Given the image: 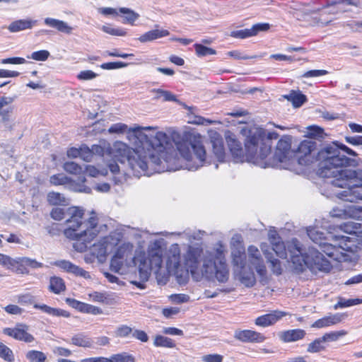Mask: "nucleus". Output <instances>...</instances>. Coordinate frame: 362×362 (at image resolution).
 <instances>
[{
	"label": "nucleus",
	"instance_id": "nucleus-43",
	"mask_svg": "<svg viewBox=\"0 0 362 362\" xmlns=\"http://www.w3.org/2000/svg\"><path fill=\"white\" fill-rule=\"evenodd\" d=\"M64 169L66 172L76 175H83V168L74 162H66L64 165Z\"/></svg>",
	"mask_w": 362,
	"mask_h": 362
},
{
	"label": "nucleus",
	"instance_id": "nucleus-61",
	"mask_svg": "<svg viewBox=\"0 0 362 362\" xmlns=\"http://www.w3.org/2000/svg\"><path fill=\"white\" fill-rule=\"evenodd\" d=\"M89 297L94 302L105 303L107 298L105 293L101 292H93L89 294Z\"/></svg>",
	"mask_w": 362,
	"mask_h": 362
},
{
	"label": "nucleus",
	"instance_id": "nucleus-10",
	"mask_svg": "<svg viewBox=\"0 0 362 362\" xmlns=\"http://www.w3.org/2000/svg\"><path fill=\"white\" fill-rule=\"evenodd\" d=\"M158 129L157 127H141L135 125L133 127H128L124 123H116L112 124L108 129L110 134H124L127 133V138L129 141L133 139L138 140L139 141H144L148 139V135L145 131H153V132Z\"/></svg>",
	"mask_w": 362,
	"mask_h": 362
},
{
	"label": "nucleus",
	"instance_id": "nucleus-35",
	"mask_svg": "<svg viewBox=\"0 0 362 362\" xmlns=\"http://www.w3.org/2000/svg\"><path fill=\"white\" fill-rule=\"evenodd\" d=\"M47 202L51 205H66L67 199L64 196V194L56 192H50L47 194Z\"/></svg>",
	"mask_w": 362,
	"mask_h": 362
},
{
	"label": "nucleus",
	"instance_id": "nucleus-42",
	"mask_svg": "<svg viewBox=\"0 0 362 362\" xmlns=\"http://www.w3.org/2000/svg\"><path fill=\"white\" fill-rule=\"evenodd\" d=\"M153 344L156 346H162L166 348H173L175 346V344L170 338L162 335H157L155 337Z\"/></svg>",
	"mask_w": 362,
	"mask_h": 362
},
{
	"label": "nucleus",
	"instance_id": "nucleus-18",
	"mask_svg": "<svg viewBox=\"0 0 362 362\" xmlns=\"http://www.w3.org/2000/svg\"><path fill=\"white\" fill-rule=\"evenodd\" d=\"M234 275L238 280L247 287L253 286L256 282L253 272L250 268L247 267L245 264L242 267L234 268Z\"/></svg>",
	"mask_w": 362,
	"mask_h": 362
},
{
	"label": "nucleus",
	"instance_id": "nucleus-48",
	"mask_svg": "<svg viewBox=\"0 0 362 362\" xmlns=\"http://www.w3.org/2000/svg\"><path fill=\"white\" fill-rule=\"evenodd\" d=\"M18 260V267H21V268H25V267H30L35 269L42 267V263L28 257H19Z\"/></svg>",
	"mask_w": 362,
	"mask_h": 362
},
{
	"label": "nucleus",
	"instance_id": "nucleus-11",
	"mask_svg": "<svg viewBox=\"0 0 362 362\" xmlns=\"http://www.w3.org/2000/svg\"><path fill=\"white\" fill-rule=\"evenodd\" d=\"M295 151V158L300 165H309L314 163L318 157L315 156L316 142L305 139L302 141Z\"/></svg>",
	"mask_w": 362,
	"mask_h": 362
},
{
	"label": "nucleus",
	"instance_id": "nucleus-63",
	"mask_svg": "<svg viewBox=\"0 0 362 362\" xmlns=\"http://www.w3.org/2000/svg\"><path fill=\"white\" fill-rule=\"evenodd\" d=\"M308 134L311 137L321 138L322 137L323 129L317 126L310 127L308 128Z\"/></svg>",
	"mask_w": 362,
	"mask_h": 362
},
{
	"label": "nucleus",
	"instance_id": "nucleus-26",
	"mask_svg": "<svg viewBox=\"0 0 362 362\" xmlns=\"http://www.w3.org/2000/svg\"><path fill=\"white\" fill-rule=\"evenodd\" d=\"M307 233L312 241L319 245H321L322 242L325 240H331V239L334 238V235L331 233H327V235H325V233L322 231L315 227L308 228Z\"/></svg>",
	"mask_w": 362,
	"mask_h": 362
},
{
	"label": "nucleus",
	"instance_id": "nucleus-9",
	"mask_svg": "<svg viewBox=\"0 0 362 362\" xmlns=\"http://www.w3.org/2000/svg\"><path fill=\"white\" fill-rule=\"evenodd\" d=\"M240 133L245 136V149L247 153L248 159L254 161L255 158L259 154L260 148L264 143L272 144V139H276L279 134L275 132H267L266 129L259 127H244Z\"/></svg>",
	"mask_w": 362,
	"mask_h": 362
},
{
	"label": "nucleus",
	"instance_id": "nucleus-23",
	"mask_svg": "<svg viewBox=\"0 0 362 362\" xmlns=\"http://www.w3.org/2000/svg\"><path fill=\"white\" fill-rule=\"evenodd\" d=\"M346 317L345 314L336 313L334 315H331L329 316L324 317L321 319L316 320L312 325V327L314 328H323L329 327L332 325H337L341 322L344 317Z\"/></svg>",
	"mask_w": 362,
	"mask_h": 362
},
{
	"label": "nucleus",
	"instance_id": "nucleus-25",
	"mask_svg": "<svg viewBox=\"0 0 362 362\" xmlns=\"http://www.w3.org/2000/svg\"><path fill=\"white\" fill-rule=\"evenodd\" d=\"M44 22L47 26L55 28L57 31L66 35L71 34L74 30V28L69 25L66 22L59 19L46 18Z\"/></svg>",
	"mask_w": 362,
	"mask_h": 362
},
{
	"label": "nucleus",
	"instance_id": "nucleus-50",
	"mask_svg": "<svg viewBox=\"0 0 362 362\" xmlns=\"http://www.w3.org/2000/svg\"><path fill=\"white\" fill-rule=\"evenodd\" d=\"M0 357L4 360L11 362L13 361V354L12 351L4 344L0 341Z\"/></svg>",
	"mask_w": 362,
	"mask_h": 362
},
{
	"label": "nucleus",
	"instance_id": "nucleus-49",
	"mask_svg": "<svg viewBox=\"0 0 362 362\" xmlns=\"http://www.w3.org/2000/svg\"><path fill=\"white\" fill-rule=\"evenodd\" d=\"M111 362H134V358L132 355L123 352L121 354H114L110 356Z\"/></svg>",
	"mask_w": 362,
	"mask_h": 362
},
{
	"label": "nucleus",
	"instance_id": "nucleus-37",
	"mask_svg": "<svg viewBox=\"0 0 362 362\" xmlns=\"http://www.w3.org/2000/svg\"><path fill=\"white\" fill-rule=\"evenodd\" d=\"M286 98L290 100L296 107L301 106L306 100L305 95L298 91H291L290 94L286 96Z\"/></svg>",
	"mask_w": 362,
	"mask_h": 362
},
{
	"label": "nucleus",
	"instance_id": "nucleus-6",
	"mask_svg": "<svg viewBox=\"0 0 362 362\" xmlns=\"http://www.w3.org/2000/svg\"><path fill=\"white\" fill-rule=\"evenodd\" d=\"M66 214L68 218L64 234L67 238L77 240L73 247L76 251L82 252L86 250L87 244L98 234V219L95 216H91L88 220H84L83 210L77 206L68 208Z\"/></svg>",
	"mask_w": 362,
	"mask_h": 362
},
{
	"label": "nucleus",
	"instance_id": "nucleus-34",
	"mask_svg": "<svg viewBox=\"0 0 362 362\" xmlns=\"http://www.w3.org/2000/svg\"><path fill=\"white\" fill-rule=\"evenodd\" d=\"M151 93L153 95V100H156L177 101L176 96L169 90L158 88L151 90Z\"/></svg>",
	"mask_w": 362,
	"mask_h": 362
},
{
	"label": "nucleus",
	"instance_id": "nucleus-31",
	"mask_svg": "<svg viewBox=\"0 0 362 362\" xmlns=\"http://www.w3.org/2000/svg\"><path fill=\"white\" fill-rule=\"evenodd\" d=\"M33 307L35 309L40 310L42 312L47 313L54 317H63L68 318L70 317V313L62 309L52 308L45 304H34Z\"/></svg>",
	"mask_w": 362,
	"mask_h": 362
},
{
	"label": "nucleus",
	"instance_id": "nucleus-20",
	"mask_svg": "<svg viewBox=\"0 0 362 362\" xmlns=\"http://www.w3.org/2000/svg\"><path fill=\"white\" fill-rule=\"evenodd\" d=\"M269 28L267 23H260L254 25L250 28L236 30L231 33V36L236 38L244 39L256 35L259 31L267 30Z\"/></svg>",
	"mask_w": 362,
	"mask_h": 362
},
{
	"label": "nucleus",
	"instance_id": "nucleus-14",
	"mask_svg": "<svg viewBox=\"0 0 362 362\" xmlns=\"http://www.w3.org/2000/svg\"><path fill=\"white\" fill-rule=\"evenodd\" d=\"M226 140L235 162H243L245 160L251 162V160L248 159L247 151L245 150V155L241 143L236 139L234 134L228 132L226 135ZM252 163L253 162L252 161Z\"/></svg>",
	"mask_w": 362,
	"mask_h": 362
},
{
	"label": "nucleus",
	"instance_id": "nucleus-59",
	"mask_svg": "<svg viewBox=\"0 0 362 362\" xmlns=\"http://www.w3.org/2000/svg\"><path fill=\"white\" fill-rule=\"evenodd\" d=\"M127 64L122 62H107L100 65L103 69H117L125 67Z\"/></svg>",
	"mask_w": 362,
	"mask_h": 362
},
{
	"label": "nucleus",
	"instance_id": "nucleus-1",
	"mask_svg": "<svg viewBox=\"0 0 362 362\" xmlns=\"http://www.w3.org/2000/svg\"><path fill=\"white\" fill-rule=\"evenodd\" d=\"M226 248L222 244L209 251L200 247L189 246L182 255V265L196 281L205 279L226 283L229 279V269L226 263ZM167 268L177 274L182 266L180 249L177 244L171 245L167 250Z\"/></svg>",
	"mask_w": 362,
	"mask_h": 362
},
{
	"label": "nucleus",
	"instance_id": "nucleus-33",
	"mask_svg": "<svg viewBox=\"0 0 362 362\" xmlns=\"http://www.w3.org/2000/svg\"><path fill=\"white\" fill-rule=\"evenodd\" d=\"M93 155H98L104 156L105 155L109 156L111 153V145L106 140H100L98 144H94L91 146Z\"/></svg>",
	"mask_w": 362,
	"mask_h": 362
},
{
	"label": "nucleus",
	"instance_id": "nucleus-24",
	"mask_svg": "<svg viewBox=\"0 0 362 362\" xmlns=\"http://www.w3.org/2000/svg\"><path fill=\"white\" fill-rule=\"evenodd\" d=\"M286 315L285 313L281 311H273L270 313L258 317L255 320V325L260 327L272 325Z\"/></svg>",
	"mask_w": 362,
	"mask_h": 362
},
{
	"label": "nucleus",
	"instance_id": "nucleus-16",
	"mask_svg": "<svg viewBox=\"0 0 362 362\" xmlns=\"http://www.w3.org/2000/svg\"><path fill=\"white\" fill-rule=\"evenodd\" d=\"M269 240L273 247V250L276 252V255L282 259H288L291 262L290 252L288 248V245L296 239H293L291 241L287 242L285 245L280 240V238L278 236L276 233H269Z\"/></svg>",
	"mask_w": 362,
	"mask_h": 362
},
{
	"label": "nucleus",
	"instance_id": "nucleus-29",
	"mask_svg": "<svg viewBox=\"0 0 362 362\" xmlns=\"http://www.w3.org/2000/svg\"><path fill=\"white\" fill-rule=\"evenodd\" d=\"M305 334L306 333L303 329H295L281 332L279 337L284 342H292L303 339Z\"/></svg>",
	"mask_w": 362,
	"mask_h": 362
},
{
	"label": "nucleus",
	"instance_id": "nucleus-8",
	"mask_svg": "<svg viewBox=\"0 0 362 362\" xmlns=\"http://www.w3.org/2000/svg\"><path fill=\"white\" fill-rule=\"evenodd\" d=\"M291 136H283L277 142L274 156L267 158L271 153L272 144L264 143L257 158H255L253 163L264 168L269 167L289 168V165L295 160V151L291 149Z\"/></svg>",
	"mask_w": 362,
	"mask_h": 362
},
{
	"label": "nucleus",
	"instance_id": "nucleus-4",
	"mask_svg": "<svg viewBox=\"0 0 362 362\" xmlns=\"http://www.w3.org/2000/svg\"><path fill=\"white\" fill-rule=\"evenodd\" d=\"M209 136L213 156L206 153L204 138L199 133L189 134L175 143L180 156L187 162V168L189 170H197L206 164L210 165L214 160L225 161L226 151L221 136L216 131H211Z\"/></svg>",
	"mask_w": 362,
	"mask_h": 362
},
{
	"label": "nucleus",
	"instance_id": "nucleus-38",
	"mask_svg": "<svg viewBox=\"0 0 362 362\" xmlns=\"http://www.w3.org/2000/svg\"><path fill=\"white\" fill-rule=\"evenodd\" d=\"M330 146H334L337 148V151L339 152V154L340 156H343L342 154L340 153V151H339V148L343 150L344 151H345L346 153H348L349 155H351V156H357V153L353 151L352 149H351L350 148L347 147L346 146H345L344 144H340V145H338L336 143H333L332 144H330V145H328L325 147H324L322 149L320 150V151L318 152V158L320 160V174L322 173V160L320 158V153L325 150L326 148L327 147H330Z\"/></svg>",
	"mask_w": 362,
	"mask_h": 362
},
{
	"label": "nucleus",
	"instance_id": "nucleus-44",
	"mask_svg": "<svg viewBox=\"0 0 362 362\" xmlns=\"http://www.w3.org/2000/svg\"><path fill=\"white\" fill-rule=\"evenodd\" d=\"M361 303H362V299H360V298L345 299V298H339L338 303L334 305V308L335 310H337L338 308L350 307V306L358 305Z\"/></svg>",
	"mask_w": 362,
	"mask_h": 362
},
{
	"label": "nucleus",
	"instance_id": "nucleus-22",
	"mask_svg": "<svg viewBox=\"0 0 362 362\" xmlns=\"http://www.w3.org/2000/svg\"><path fill=\"white\" fill-rule=\"evenodd\" d=\"M55 264L57 267L63 269L64 271L74 274L76 276H82L86 279H90L89 272L85 271L83 269L78 267L77 265L74 264L69 261L61 260L57 262Z\"/></svg>",
	"mask_w": 362,
	"mask_h": 362
},
{
	"label": "nucleus",
	"instance_id": "nucleus-12",
	"mask_svg": "<svg viewBox=\"0 0 362 362\" xmlns=\"http://www.w3.org/2000/svg\"><path fill=\"white\" fill-rule=\"evenodd\" d=\"M344 236L334 235V238L331 240H325L322 244L320 245L322 248V252L325 253L328 257L333 258L334 259H338L339 255L341 253L340 250L344 249L342 243H344Z\"/></svg>",
	"mask_w": 362,
	"mask_h": 362
},
{
	"label": "nucleus",
	"instance_id": "nucleus-5",
	"mask_svg": "<svg viewBox=\"0 0 362 362\" xmlns=\"http://www.w3.org/2000/svg\"><path fill=\"white\" fill-rule=\"evenodd\" d=\"M134 245L131 243H123L117 249L110 262L111 269L119 272L124 267L137 266L139 277L143 281H148L152 270L158 272L163 262V249L158 240L151 243L146 254L141 250H136L132 257Z\"/></svg>",
	"mask_w": 362,
	"mask_h": 362
},
{
	"label": "nucleus",
	"instance_id": "nucleus-64",
	"mask_svg": "<svg viewBox=\"0 0 362 362\" xmlns=\"http://www.w3.org/2000/svg\"><path fill=\"white\" fill-rule=\"evenodd\" d=\"M132 332V329L131 327L127 325H122L117 329L115 333L117 337H127Z\"/></svg>",
	"mask_w": 362,
	"mask_h": 362
},
{
	"label": "nucleus",
	"instance_id": "nucleus-39",
	"mask_svg": "<svg viewBox=\"0 0 362 362\" xmlns=\"http://www.w3.org/2000/svg\"><path fill=\"white\" fill-rule=\"evenodd\" d=\"M330 146H334L337 148V151L339 152V154L340 156H343L342 154L340 153V151H339V148L343 150L344 151H345L346 153H348L349 155H351V156H357V153L353 151L352 149H351L350 148L347 147L346 146H345L344 144H340V145H338L336 143H333L332 144H330V145H328L325 147H324L322 149L320 150V151L318 152V158L320 160V174L322 173V160L320 158V153L325 150L326 148L327 147H330Z\"/></svg>",
	"mask_w": 362,
	"mask_h": 362
},
{
	"label": "nucleus",
	"instance_id": "nucleus-62",
	"mask_svg": "<svg viewBox=\"0 0 362 362\" xmlns=\"http://www.w3.org/2000/svg\"><path fill=\"white\" fill-rule=\"evenodd\" d=\"M327 74L328 71L326 70H310L305 72L302 76L304 78L319 77Z\"/></svg>",
	"mask_w": 362,
	"mask_h": 362
},
{
	"label": "nucleus",
	"instance_id": "nucleus-13",
	"mask_svg": "<svg viewBox=\"0 0 362 362\" xmlns=\"http://www.w3.org/2000/svg\"><path fill=\"white\" fill-rule=\"evenodd\" d=\"M113 240L112 237H105L93 245L91 253L96 257L99 262H105L107 254L115 244Z\"/></svg>",
	"mask_w": 362,
	"mask_h": 362
},
{
	"label": "nucleus",
	"instance_id": "nucleus-58",
	"mask_svg": "<svg viewBox=\"0 0 362 362\" xmlns=\"http://www.w3.org/2000/svg\"><path fill=\"white\" fill-rule=\"evenodd\" d=\"M0 63L1 64H23L26 63V60L23 57H15L2 59Z\"/></svg>",
	"mask_w": 362,
	"mask_h": 362
},
{
	"label": "nucleus",
	"instance_id": "nucleus-47",
	"mask_svg": "<svg viewBox=\"0 0 362 362\" xmlns=\"http://www.w3.org/2000/svg\"><path fill=\"white\" fill-rule=\"evenodd\" d=\"M346 334L347 332L344 329L339 331L330 332L325 333L322 336V340L325 341V342L336 341L340 337H342Z\"/></svg>",
	"mask_w": 362,
	"mask_h": 362
},
{
	"label": "nucleus",
	"instance_id": "nucleus-51",
	"mask_svg": "<svg viewBox=\"0 0 362 362\" xmlns=\"http://www.w3.org/2000/svg\"><path fill=\"white\" fill-rule=\"evenodd\" d=\"M98 76V74L95 73L91 70H83L81 71L76 76V78L79 81H91L95 79Z\"/></svg>",
	"mask_w": 362,
	"mask_h": 362
},
{
	"label": "nucleus",
	"instance_id": "nucleus-55",
	"mask_svg": "<svg viewBox=\"0 0 362 362\" xmlns=\"http://www.w3.org/2000/svg\"><path fill=\"white\" fill-rule=\"evenodd\" d=\"M81 312L92 315H100L103 313V310L100 308L85 303H83Z\"/></svg>",
	"mask_w": 362,
	"mask_h": 362
},
{
	"label": "nucleus",
	"instance_id": "nucleus-40",
	"mask_svg": "<svg viewBox=\"0 0 362 362\" xmlns=\"http://www.w3.org/2000/svg\"><path fill=\"white\" fill-rule=\"evenodd\" d=\"M119 13L123 15L124 23H130L133 24L134 21L139 18V14L135 13L134 11L127 8H120L119 9Z\"/></svg>",
	"mask_w": 362,
	"mask_h": 362
},
{
	"label": "nucleus",
	"instance_id": "nucleus-15",
	"mask_svg": "<svg viewBox=\"0 0 362 362\" xmlns=\"http://www.w3.org/2000/svg\"><path fill=\"white\" fill-rule=\"evenodd\" d=\"M28 327L27 325L19 324L13 328H4L3 329V333L14 338L16 340L30 343L34 341V337L32 334L28 332Z\"/></svg>",
	"mask_w": 362,
	"mask_h": 362
},
{
	"label": "nucleus",
	"instance_id": "nucleus-57",
	"mask_svg": "<svg viewBox=\"0 0 362 362\" xmlns=\"http://www.w3.org/2000/svg\"><path fill=\"white\" fill-rule=\"evenodd\" d=\"M93 153L91 151V148H90L87 146H81V151H80V157L81 159H83L85 161H90L93 158Z\"/></svg>",
	"mask_w": 362,
	"mask_h": 362
},
{
	"label": "nucleus",
	"instance_id": "nucleus-19",
	"mask_svg": "<svg viewBox=\"0 0 362 362\" xmlns=\"http://www.w3.org/2000/svg\"><path fill=\"white\" fill-rule=\"evenodd\" d=\"M248 256L252 264L255 267L256 272L260 275L266 274V267L263 264L260 252L255 246L251 245L247 249Z\"/></svg>",
	"mask_w": 362,
	"mask_h": 362
},
{
	"label": "nucleus",
	"instance_id": "nucleus-60",
	"mask_svg": "<svg viewBox=\"0 0 362 362\" xmlns=\"http://www.w3.org/2000/svg\"><path fill=\"white\" fill-rule=\"evenodd\" d=\"M223 356L218 354H206L202 357L203 362H222Z\"/></svg>",
	"mask_w": 362,
	"mask_h": 362
},
{
	"label": "nucleus",
	"instance_id": "nucleus-30",
	"mask_svg": "<svg viewBox=\"0 0 362 362\" xmlns=\"http://www.w3.org/2000/svg\"><path fill=\"white\" fill-rule=\"evenodd\" d=\"M231 255L234 268L242 267L245 264V248L240 243L232 248Z\"/></svg>",
	"mask_w": 362,
	"mask_h": 362
},
{
	"label": "nucleus",
	"instance_id": "nucleus-54",
	"mask_svg": "<svg viewBox=\"0 0 362 362\" xmlns=\"http://www.w3.org/2000/svg\"><path fill=\"white\" fill-rule=\"evenodd\" d=\"M86 173L90 177H98L99 175H105L107 174L106 170H99L93 165H85L83 168V174Z\"/></svg>",
	"mask_w": 362,
	"mask_h": 362
},
{
	"label": "nucleus",
	"instance_id": "nucleus-21",
	"mask_svg": "<svg viewBox=\"0 0 362 362\" xmlns=\"http://www.w3.org/2000/svg\"><path fill=\"white\" fill-rule=\"evenodd\" d=\"M19 257L11 258V257L0 253V264L7 269L13 271L17 274H28L26 268L18 267Z\"/></svg>",
	"mask_w": 362,
	"mask_h": 362
},
{
	"label": "nucleus",
	"instance_id": "nucleus-2",
	"mask_svg": "<svg viewBox=\"0 0 362 362\" xmlns=\"http://www.w3.org/2000/svg\"><path fill=\"white\" fill-rule=\"evenodd\" d=\"M135 148H130L122 141H115L111 146L110 156L116 158L121 163L126 160L131 168L140 173H147L148 169L156 171L165 170L169 162L168 148L170 138L166 133L156 131L149 134L144 141H131Z\"/></svg>",
	"mask_w": 362,
	"mask_h": 362
},
{
	"label": "nucleus",
	"instance_id": "nucleus-3",
	"mask_svg": "<svg viewBox=\"0 0 362 362\" xmlns=\"http://www.w3.org/2000/svg\"><path fill=\"white\" fill-rule=\"evenodd\" d=\"M320 156L322 160L321 175L332 177V186L345 188L340 192H334L335 195L349 202L362 200V169L356 170L350 168L359 166L362 160L340 156L334 146L326 148Z\"/></svg>",
	"mask_w": 362,
	"mask_h": 362
},
{
	"label": "nucleus",
	"instance_id": "nucleus-36",
	"mask_svg": "<svg viewBox=\"0 0 362 362\" xmlns=\"http://www.w3.org/2000/svg\"><path fill=\"white\" fill-rule=\"evenodd\" d=\"M49 290L54 293H59L65 290V284L62 279L57 276L49 280Z\"/></svg>",
	"mask_w": 362,
	"mask_h": 362
},
{
	"label": "nucleus",
	"instance_id": "nucleus-53",
	"mask_svg": "<svg viewBox=\"0 0 362 362\" xmlns=\"http://www.w3.org/2000/svg\"><path fill=\"white\" fill-rule=\"evenodd\" d=\"M50 54L47 50H40L33 52L30 56H28L27 58L32 59L35 61H46L49 57Z\"/></svg>",
	"mask_w": 362,
	"mask_h": 362
},
{
	"label": "nucleus",
	"instance_id": "nucleus-56",
	"mask_svg": "<svg viewBox=\"0 0 362 362\" xmlns=\"http://www.w3.org/2000/svg\"><path fill=\"white\" fill-rule=\"evenodd\" d=\"M101 30L107 34L115 36H124L127 34L125 30L112 28L110 25H103Z\"/></svg>",
	"mask_w": 362,
	"mask_h": 362
},
{
	"label": "nucleus",
	"instance_id": "nucleus-27",
	"mask_svg": "<svg viewBox=\"0 0 362 362\" xmlns=\"http://www.w3.org/2000/svg\"><path fill=\"white\" fill-rule=\"evenodd\" d=\"M155 27L158 28V26L156 25ZM169 35H170V33L167 30L156 28L154 30H149V31L144 33L139 37L138 40L141 42L145 43V42H151V41L159 39V38H162L163 37L168 36Z\"/></svg>",
	"mask_w": 362,
	"mask_h": 362
},
{
	"label": "nucleus",
	"instance_id": "nucleus-7",
	"mask_svg": "<svg viewBox=\"0 0 362 362\" xmlns=\"http://www.w3.org/2000/svg\"><path fill=\"white\" fill-rule=\"evenodd\" d=\"M291 262L297 272H303L308 268L313 273L320 272L328 273L332 267L329 260L314 247L303 250L298 240H293L288 245Z\"/></svg>",
	"mask_w": 362,
	"mask_h": 362
},
{
	"label": "nucleus",
	"instance_id": "nucleus-45",
	"mask_svg": "<svg viewBox=\"0 0 362 362\" xmlns=\"http://www.w3.org/2000/svg\"><path fill=\"white\" fill-rule=\"evenodd\" d=\"M194 47L195 49V53L199 57H203L216 54V51L215 49L204 46L201 44H194Z\"/></svg>",
	"mask_w": 362,
	"mask_h": 362
},
{
	"label": "nucleus",
	"instance_id": "nucleus-17",
	"mask_svg": "<svg viewBox=\"0 0 362 362\" xmlns=\"http://www.w3.org/2000/svg\"><path fill=\"white\" fill-rule=\"evenodd\" d=\"M234 338L243 343H260L265 337L260 333L250 329H235Z\"/></svg>",
	"mask_w": 362,
	"mask_h": 362
},
{
	"label": "nucleus",
	"instance_id": "nucleus-41",
	"mask_svg": "<svg viewBox=\"0 0 362 362\" xmlns=\"http://www.w3.org/2000/svg\"><path fill=\"white\" fill-rule=\"evenodd\" d=\"M324 343L325 342L322 340V337L315 339L308 345L307 351L308 353H317L324 351L326 349Z\"/></svg>",
	"mask_w": 362,
	"mask_h": 362
},
{
	"label": "nucleus",
	"instance_id": "nucleus-46",
	"mask_svg": "<svg viewBox=\"0 0 362 362\" xmlns=\"http://www.w3.org/2000/svg\"><path fill=\"white\" fill-rule=\"evenodd\" d=\"M26 358L30 362H45L47 360V356L43 352L35 350L27 352Z\"/></svg>",
	"mask_w": 362,
	"mask_h": 362
},
{
	"label": "nucleus",
	"instance_id": "nucleus-32",
	"mask_svg": "<svg viewBox=\"0 0 362 362\" xmlns=\"http://www.w3.org/2000/svg\"><path fill=\"white\" fill-rule=\"evenodd\" d=\"M70 344L83 348L93 347V339L84 333H78L74 334L70 340Z\"/></svg>",
	"mask_w": 362,
	"mask_h": 362
},
{
	"label": "nucleus",
	"instance_id": "nucleus-52",
	"mask_svg": "<svg viewBox=\"0 0 362 362\" xmlns=\"http://www.w3.org/2000/svg\"><path fill=\"white\" fill-rule=\"evenodd\" d=\"M49 181L53 185H61L69 183L70 180L64 174H57L51 176Z\"/></svg>",
	"mask_w": 362,
	"mask_h": 362
},
{
	"label": "nucleus",
	"instance_id": "nucleus-28",
	"mask_svg": "<svg viewBox=\"0 0 362 362\" xmlns=\"http://www.w3.org/2000/svg\"><path fill=\"white\" fill-rule=\"evenodd\" d=\"M36 21L28 18L14 21L8 25V30L11 33H18L25 30L31 29L36 24Z\"/></svg>",
	"mask_w": 362,
	"mask_h": 362
}]
</instances>
